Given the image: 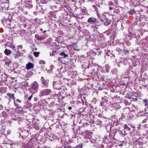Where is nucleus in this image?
Instances as JSON below:
<instances>
[{
    "instance_id": "obj_44",
    "label": "nucleus",
    "mask_w": 148,
    "mask_h": 148,
    "mask_svg": "<svg viewBox=\"0 0 148 148\" xmlns=\"http://www.w3.org/2000/svg\"><path fill=\"white\" fill-rule=\"evenodd\" d=\"M120 130L119 129H116L115 130V131L114 132V135H115L117 132H119V131Z\"/></svg>"
},
{
    "instance_id": "obj_9",
    "label": "nucleus",
    "mask_w": 148,
    "mask_h": 148,
    "mask_svg": "<svg viewBox=\"0 0 148 148\" xmlns=\"http://www.w3.org/2000/svg\"><path fill=\"white\" fill-rule=\"evenodd\" d=\"M34 144L30 140L27 143H23L21 148H32Z\"/></svg>"
},
{
    "instance_id": "obj_1",
    "label": "nucleus",
    "mask_w": 148,
    "mask_h": 148,
    "mask_svg": "<svg viewBox=\"0 0 148 148\" xmlns=\"http://www.w3.org/2000/svg\"><path fill=\"white\" fill-rule=\"evenodd\" d=\"M97 15L100 21L104 22L103 24L106 26L110 25L112 22L111 18L113 19V16L108 12H104L101 14H97Z\"/></svg>"
},
{
    "instance_id": "obj_26",
    "label": "nucleus",
    "mask_w": 148,
    "mask_h": 148,
    "mask_svg": "<svg viewBox=\"0 0 148 148\" xmlns=\"http://www.w3.org/2000/svg\"><path fill=\"white\" fill-rule=\"evenodd\" d=\"M11 47L13 49L15 50V51L18 54L19 53V49H18L17 48L16 49H15V47L14 45H12L11 46Z\"/></svg>"
},
{
    "instance_id": "obj_27",
    "label": "nucleus",
    "mask_w": 148,
    "mask_h": 148,
    "mask_svg": "<svg viewBox=\"0 0 148 148\" xmlns=\"http://www.w3.org/2000/svg\"><path fill=\"white\" fill-rule=\"evenodd\" d=\"M81 11L84 14H86V12L87 10L85 7H82L80 8Z\"/></svg>"
},
{
    "instance_id": "obj_59",
    "label": "nucleus",
    "mask_w": 148,
    "mask_h": 148,
    "mask_svg": "<svg viewBox=\"0 0 148 148\" xmlns=\"http://www.w3.org/2000/svg\"><path fill=\"white\" fill-rule=\"evenodd\" d=\"M127 62V61H123V64L125 65H127V62Z\"/></svg>"
},
{
    "instance_id": "obj_24",
    "label": "nucleus",
    "mask_w": 148,
    "mask_h": 148,
    "mask_svg": "<svg viewBox=\"0 0 148 148\" xmlns=\"http://www.w3.org/2000/svg\"><path fill=\"white\" fill-rule=\"evenodd\" d=\"M97 124L99 125L102 126L103 125L102 121L99 119H98L96 121Z\"/></svg>"
},
{
    "instance_id": "obj_19",
    "label": "nucleus",
    "mask_w": 148,
    "mask_h": 148,
    "mask_svg": "<svg viewBox=\"0 0 148 148\" xmlns=\"http://www.w3.org/2000/svg\"><path fill=\"white\" fill-rule=\"evenodd\" d=\"M129 108H125L123 110L122 114L124 117L125 115H126L129 112Z\"/></svg>"
},
{
    "instance_id": "obj_5",
    "label": "nucleus",
    "mask_w": 148,
    "mask_h": 148,
    "mask_svg": "<svg viewBox=\"0 0 148 148\" xmlns=\"http://www.w3.org/2000/svg\"><path fill=\"white\" fill-rule=\"evenodd\" d=\"M9 0H0V7L3 10H6L9 8Z\"/></svg>"
},
{
    "instance_id": "obj_30",
    "label": "nucleus",
    "mask_w": 148,
    "mask_h": 148,
    "mask_svg": "<svg viewBox=\"0 0 148 148\" xmlns=\"http://www.w3.org/2000/svg\"><path fill=\"white\" fill-rule=\"evenodd\" d=\"M124 129L126 131H130V128L127 125L125 124L124 125Z\"/></svg>"
},
{
    "instance_id": "obj_39",
    "label": "nucleus",
    "mask_w": 148,
    "mask_h": 148,
    "mask_svg": "<svg viewBox=\"0 0 148 148\" xmlns=\"http://www.w3.org/2000/svg\"><path fill=\"white\" fill-rule=\"evenodd\" d=\"M49 1V0H41V3H46Z\"/></svg>"
},
{
    "instance_id": "obj_60",
    "label": "nucleus",
    "mask_w": 148,
    "mask_h": 148,
    "mask_svg": "<svg viewBox=\"0 0 148 148\" xmlns=\"http://www.w3.org/2000/svg\"><path fill=\"white\" fill-rule=\"evenodd\" d=\"M17 47H18V48H20V49H22V45H20L18 46H17Z\"/></svg>"
},
{
    "instance_id": "obj_49",
    "label": "nucleus",
    "mask_w": 148,
    "mask_h": 148,
    "mask_svg": "<svg viewBox=\"0 0 148 148\" xmlns=\"http://www.w3.org/2000/svg\"><path fill=\"white\" fill-rule=\"evenodd\" d=\"M116 51H118L119 52H120L121 51H122V50L119 48H116Z\"/></svg>"
},
{
    "instance_id": "obj_29",
    "label": "nucleus",
    "mask_w": 148,
    "mask_h": 148,
    "mask_svg": "<svg viewBox=\"0 0 148 148\" xmlns=\"http://www.w3.org/2000/svg\"><path fill=\"white\" fill-rule=\"evenodd\" d=\"M76 74L77 72L75 71L69 72L68 73V74L69 75H72L73 76H75V75L76 76Z\"/></svg>"
},
{
    "instance_id": "obj_16",
    "label": "nucleus",
    "mask_w": 148,
    "mask_h": 148,
    "mask_svg": "<svg viewBox=\"0 0 148 148\" xmlns=\"http://www.w3.org/2000/svg\"><path fill=\"white\" fill-rule=\"evenodd\" d=\"M41 80L42 82V84H43V87L44 86H46L48 84V81L46 80L44 77H41Z\"/></svg>"
},
{
    "instance_id": "obj_54",
    "label": "nucleus",
    "mask_w": 148,
    "mask_h": 148,
    "mask_svg": "<svg viewBox=\"0 0 148 148\" xmlns=\"http://www.w3.org/2000/svg\"><path fill=\"white\" fill-rule=\"evenodd\" d=\"M14 104H15L16 106L17 107V108L20 109L21 108L20 107H19L18 106H19L18 104H16L15 102H14Z\"/></svg>"
},
{
    "instance_id": "obj_61",
    "label": "nucleus",
    "mask_w": 148,
    "mask_h": 148,
    "mask_svg": "<svg viewBox=\"0 0 148 148\" xmlns=\"http://www.w3.org/2000/svg\"><path fill=\"white\" fill-rule=\"evenodd\" d=\"M95 25H96V24H97V25H99V26L100 25V23H99V22L98 21H97V22H96L95 23Z\"/></svg>"
},
{
    "instance_id": "obj_4",
    "label": "nucleus",
    "mask_w": 148,
    "mask_h": 148,
    "mask_svg": "<svg viewBox=\"0 0 148 148\" xmlns=\"http://www.w3.org/2000/svg\"><path fill=\"white\" fill-rule=\"evenodd\" d=\"M63 79L61 78L58 77L57 81L53 82V86L55 89L60 90L62 87Z\"/></svg>"
},
{
    "instance_id": "obj_37",
    "label": "nucleus",
    "mask_w": 148,
    "mask_h": 148,
    "mask_svg": "<svg viewBox=\"0 0 148 148\" xmlns=\"http://www.w3.org/2000/svg\"><path fill=\"white\" fill-rule=\"evenodd\" d=\"M40 53L39 52H34L33 54L34 56L37 57L39 56Z\"/></svg>"
},
{
    "instance_id": "obj_58",
    "label": "nucleus",
    "mask_w": 148,
    "mask_h": 148,
    "mask_svg": "<svg viewBox=\"0 0 148 148\" xmlns=\"http://www.w3.org/2000/svg\"><path fill=\"white\" fill-rule=\"evenodd\" d=\"M147 120L146 119H144L143 122H142V124H143L144 123H145L146 122Z\"/></svg>"
},
{
    "instance_id": "obj_48",
    "label": "nucleus",
    "mask_w": 148,
    "mask_h": 148,
    "mask_svg": "<svg viewBox=\"0 0 148 148\" xmlns=\"http://www.w3.org/2000/svg\"><path fill=\"white\" fill-rule=\"evenodd\" d=\"M82 145H77V146L73 147V148H82Z\"/></svg>"
},
{
    "instance_id": "obj_46",
    "label": "nucleus",
    "mask_w": 148,
    "mask_h": 148,
    "mask_svg": "<svg viewBox=\"0 0 148 148\" xmlns=\"http://www.w3.org/2000/svg\"><path fill=\"white\" fill-rule=\"evenodd\" d=\"M64 58L63 57H59L58 58V60L61 62H62V59H63Z\"/></svg>"
},
{
    "instance_id": "obj_35",
    "label": "nucleus",
    "mask_w": 148,
    "mask_h": 148,
    "mask_svg": "<svg viewBox=\"0 0 148 148\" xmlns=\"http://www.w3.org/2000/svg\"><path fill=\"white\" fill-rule=\"evenodd\" d=\"M102 77H103L102 76L99 75L98 77L97 78V79H95V80L100 81L101 80H103V79H101Z\"/></svg>"
},
{
    "instance_id": "obj_8",
    "label": "nucleus",
    "mask_w": 148,
    "mask_h": 148,
    "mask_svg": "<svg viewBox=\"0 0 148 148\" xmlns=\"http://www.w3.org/2000/svg\"><path fill=\"white\" fill-rule=\"evenodd\" d=\"M52 92L51 90L49 89H46L41 91L40 96L48 95Z\"/></svg>"
},
{
    "instance_id": "obj_28",
    "label": "nucleus",
    "mask_w": 148,
    "mask_h": 148,
    "mask_svg": "<svg viewBox=\"0 0 148 148\" xmlns=\"http://www.w3.org/2000/svg\"><path fill=\"white\" fill-rule=\"evenodd\" d=\"M4 132V133H3L4 135L5 136H7V135H9L11 133L10 130H7L6 132Z\"/></svg>"
},
{
    "instance_id": "obj_14",
    "label": "nucleus",
    "mask_w": 148,
    "mask_h": 148,
    "mask_svg": "<svg viewBox=\"0 0 148 148\" xmlns=\"http://www.w3.org/2000/svg\"><path fill=\"white\" fill-rule=\"evenodd\" d=\"M17 14L16 13L15 14H10L9 16V18H10V19L11 20H12L13 21H16V19Z\"/></svg>"
},
{
    "instance_id": "obj_56",
    "label": "nucleus",
    "mask_w": 148,
    "mask_h": 148,
    "mask_svg": "<svg viewBox=\"0 0 148 148\" xmlns=\"http://www.w3.org/2000/svg\"><path fill=\"white\" fill-rule=\"evenodd\" d=\"M130 12L132 14L135 12V11L134 10H133L130 11Z\"/></svg>"
},
{
    "instance_id": "obj_42",
    "label": "nucleus",
    "mask_w": 148,
    "mask_h": 148,
    "mask_svg": "<svg viewBox=\"0 0 148 148\" xmlns=\"http://www.w3.org/2000/svg\"><path fill=\"white\" fill-rule=\"evenodd\" d=\"M106 130H107V131L108 132H109V130H110V126L109 125L107 126L106 127Z\"/></svg>"
},
{
    "instance_id": "obj_45",
    "label": "nucleus",
    "mask_w": 148,
    "mask_h": 148,
    "mask_svg": "<svg viewBox=\"0 0 148 148\" xmlns=\"http://www.w3.org/2000/svg\"><path fill=\"white\" fill-rule=\"evenodd\" d=\"M44 38H43L41 37H38L37 38V40H40V41H41L43 40Z\"/></svg>"
},
{
    "instance_id": "obj_10",
    "label": "nucleus",
    "mask_w": 148,
    "mask_h": 148,
    "mask_svg": "<svg viewBox=\"0 0 148 148\" xmlns=\"http://www.w3.org/2000/svg\"><path fill=\"white\" fill-rule=\"evenodd\" d=\"M38 87L39 85L37 82H34L32 85L31 88L34 93L37 92Z\"/></svg>"
},
{
    "instance_id": "obj_63",
    "label": "nucleus",
    "mask_w": 148,
    "mask_h": 148,
    "mask_svg": "<svg viewBox=\"0 0 148 148\" xmlns=\"http://www.w3.org/2000/svg\"><path fill=\"white\" fill-rule=\"evenodd\" d=\"M38 100V98L37 97H35L34 98V101H37Z\"/></svg>"
},
{
    "instance_id": "obj_13",
    "label": "nucleus",
    "mask_w": 148,
    "mask_h": 148,
    "mask_svg": "<svg viewBox=\"0 0 148 148\" xmlns=\"http://www.w3.org/2000/svg\"><path fill=\"white\" fill-rule=\"evenodd\" d=\"M88 23H90V24L93 25L97 22V19L94 17L89 18L87 20Z\"/></svg>"
},
{
    "instance_id": "obj_18",
    "label": "nucleus",
    "mask_w": 148,
    "mask_h": 148,
    "mask_svg": "<svg viewBox=\"0 0 148 148\" xmlns=\"http://www.w3.org/2000/svg\"><path fill=\"white\" fill-rule=\"evenodd\" d=\"M119 134L122 136H124L127 134L125 130H123L119 131Z\"/></svg>"
},
{
    "instance_id": "obj_53",
    "label": "nucleus",
    "mask_w": 148,
    "mask_h": 148,
    "mask_svg": "<svg viewBox=\"0 0 148 148\" xmlns=\"http://www.w3.org/2000/svg\"><path fill=\"white\" fill-rule=\"evenodd\" d=\"M19 1L17 3H16V4H22V0H19Z\"/></svg>"
},
{
    "instance_id": "obj_40",
    "label": "nucleus",
    "mask_w": 148,
    "mask_h": 148,
    "mask_svg": "<svg viewBox=\"0 0 148 148\" xmlns=\"http://www.w3.org/2000/svg\"><path fill=\"white\" fill-rule=\"evenodd\" d=\"M120 12V10L119 9H115L114 11V12L116 13H119Z\"/></svg>"
},
{
    "instance_id": "obj_17",
    "label": "nucleus",
    "mask_w": 148,
    "mask_h": 148,
    "mask_svg": "<svg viewBox=\"0 0 148 148\" xmlns=\"http://www.w3.org/2000/svg\"><path fill=\"white\" fill-rule=\"evenodd\" d=\"M33 64L30 62L28 63L26 65V68L28 70L30 69L31 68H33Z\"/></svg>"
},
{
    "instance_id": "obj_52",
    "label": "nucleus",
    "mask_w": 148,
    "mask_h": 148,
    "mask_svg": "<svg viewBox=\"0 0 148 148\" xmlns=\"http://www.w3.org/2000/svg\"><path fill=\"white\" fill-rule=\"evenodd\" d=\"M108 5H113V3L112 2L110 1V2H109L108 3Z\"/></svg>"
},
{
    "instance_id": "obj_31",
    "label": "nucleus",
    "mask_w": 148,
    "mask_h": 148,
    "mask_svg": "<svg viewBox=\"0 0 148 148\" xmlns=\"http://www.w3.org/2000/svg\"><path fill=\"white\" fill-rule=\"evenodd\" d=\"M122 52L125 55H128L129 53V51L126 49H125L122 50Z\"/></svg>"
},
{
    "instance_id": "obj_50",
    "label": "nucleus",
    "mask_w": 148,
    "mask_h": 148,
    "mask_svg": "<svg viewBox=\"0 0 148 148\" xmlns=\"http://www.w3.org/2000/svg\"><path fill=\"white\" fill-rule=\"evenodd\" d=\"M33 97V95L32 94L27 99V101H30L31 100V99Z\"/></svg>"
},
{
    "instance_id": "obj_57",
    "label": "nucleus",
    "mask_w": 148,
    "mask_h": 148,
    "mask_svg": "<svg viewBox=\"0 0 148 148\" xmlns=\"http://www.w3.org/2000/svg\"><path fill=\"white\" fill-rule=\"evenodd\" d=\"M3 108V106L1 104H0V110H2Z\"/></svg>"
},
{
    "instance_id": "obj_55",
    "label": "nucleus",
    "mask_w": 148,
    "mask_h": 148,
    "mask_svg": "<svg viewBox=\"0 0 148 148\" xmlns=\"http://www.w3.org/2000/svg\"><path fill=\"white\" fill-rule=\"evenodd\" d=\"M141 125L145 127H146L148 126L147 124H142Z\"/></svg>"
},
{
    "instance_id": "obj_47",
    "label": "nucleus",
    "mask_w": 148,
    "mask_h": 148,
    "mask_svg": "<svg viewBox=\"0 0 148 148\" xmlns=\"http://www.w3.org/2000/svg\"><path fill=\"white\" fill-rule=\"evenodd\" d=\"M39 63L40 64H45V62L43 60H41L39 62Z\"/></svg>"
},
{
    "instance_id": "obj_22",
    "label": "nucleus",
    "mask_w": 148,
    "mask_h": 148,
    "mask_svg": "<svg viewBox=\"0 0 148 148\" xmlns=\"http://www.w3.org/2000/svg\"><path fill=\"white\" fill-rule=\"evenodd\" d=\"M88 72L89 73V76H92V73L94 70V69L91 68L90 69H88Z\"/></svg>"
},
{
    "instance_id": "obj_23",
    "label": "nucleus",
    "mask_w": 148,
    "mask_h": 148,
    "mask_svg": "<svg viewBox=\"0 0 148 148\" xmlns=\"http://www.w3.org/2000/svg\"><path fill=\"white\" fill-rule=\"evenodd\" d=\"M4 52L6 55H8L11 53V51L10 50L6 49L5 50Z\"/></svg>"
},
{
    "instance_id": "obj_3",
    "label": "nucleus",
    "mask_w": 148,
    "mask_h": 148,
    "mask_svg": "<svg viewBox=\"0 0 148 148\" xmlns=\"http://www.w3.org/2000/svg\"><path fill=\"white\" fill-rule=\"evenodd\" d=\"M143 102L144 105L139 110V112H138V115L139 116L144 115L145 113L148 114V112H146L147 108L148 109V105L147 104L148 101L147 100H144Z\"/></svg>"
},
{
    "instance_id": "obj_32",
    "label": "nucleus",
    "mask_w": 148,
    "mask_h": 148,
    "mask_svg": "<svg viewBox=\"0 0 148 148\" xmlns=\"http://www.w3.org/2000/svg\"><path fill=\"white\" fill-rule=\"evenodd\" d=\"M2 116L4 117H6L8 116L7 113L5 111H3L1 113Z\"/></svg>"
},
{
    "instance_id": "obj_6",
    "label": "nucleus",
    "mask_w": 148,
    "mask_h": 148,
    "mask_svg": "<svg viewBox=\"0 0 148 148\" xmlns=\"http://www.w3.org/2000/svg\"><path fill=\"white\" fill-rule=\"evenodd\" d=\"M109 105L113 108H114L113 109H115L117 110L121 108V106L119 105V103L116 102H109L108 103Z\"/></svg>"
},
{
    "instance_id": "obj_43",
    "label": "nucleus",
    "mask_w": 148,
    "mask_h": 148,
    "mask_svg": "<svg viewBox=\"0 0 148 148\" xmlns=\"http://www.w3.org/2000/svg\"><path fill=\"white\" fill-rule=\"evenodd\" d=\"M123 103L125 105V106L129 105L128 102L126 100L123 101Z\"/></svg>"
},
{
    "instance_id": "obj_34",
    "label": "nucleus",
    "mask_w": 148,
    "mask_h": 148,
    "mask_svg": "<svg viewBox=\"0 0 148 148\" xmlns=\"http://www.w3.org/2000/svg\"><path fill=\"white\" fill-rule=\"evenodd\" d=\"M106 71L107 72H108L110 69V66L108 64H106L105 66Z\"/></svg>"
},
{
    "instance_id": "obj_41",
    "label": "nucleus",
    "mask_w": 148,
    "mask_h": 148,
    "mask_svg": "<svg viewBox=\"0 0 148 148\" xmlns=\"http://www.w3.org/2000/svg\"><path fill=\"white\" fill-rule=\"evenodd\" d=\"M73 16L75 18H78L79 19H82L83 18V17H80L79 16H77V15L75 16V15H74Z\"/></svg>"
},
{
    "instance_id": "obj_33",
    "label": "nucleus",
    "mask_w": 148,
    "mask_h": 148,
    "mask_svg": "<svg viewBox=\"0 0 148 148\" xmlns=\"http://www.w3.org/2000/svg\"><path fill=\"white\" fill-rule=\"evenodd\" d=\"M99 26V25H92L91 26V28L92 29H95L98 28V27Z\"/></svg>"
},
{
    "instance_id": "obj_21",
    "label": "nucleus",
    "mask_w": 148,
    "mask_h": 148,
    "mask_svg": "<svg viewBox=\"0 0 148 148\" xmlns=\"http://www.w3.org/2000/svg\"><path fill=\"white\" fill-rule=\"evenodd\" d=\"M1 78L2 82L7 81V77L5 74L2 75L1 76Z\"/></svg>"
},
{
    "instance_id": "obj_7",
    "label": "nucleus",
    "mask_w": 148,
    "mask_h": 148,
    "mask_svg": "<svg viewBox=\"0 0 148 148\" xmlns=\"http://www.w3.org/2000/svg\"><path fill=\"white\" fill-rule=\"evenodd\" d=\"M24 6L26 8L28 9H31L33 7V5L32 4V2L31 1L29 0H25L23 2V3Z\"/></svg>"
},
{
    "instance_id": "obj_20",
    "label": "nucleus",
    "mask_w": 148,
    "mask_h": 148,
    "mask_svg": "<svg viewBox=\"0 0 148 148\" xmlns=\"http://www.w3.org/2000/svg\"><path fill=\"white\" fill-rule=\"evenodd\" d=\"M14 94H11L10 93L7 94L8 96L9 97L10 99H13L14 102V101H15V98L14 97Z\"/></svg>"
},
{
    "instance_id": "obj_38",
    "label": "nucleus",
    "mask_w": 148,
    "mask_h": 148,
    "mask_svg": "<svg viewBox=\"0 0 148 148\" xmlns=\"http://www.w3.org/2000/svg\"><path fill=\"white\" fill-rule=\"evenodd\" d=\"M60 55L61 56H64V57L67 56V54H66L64 52L60 53Z\"/></svg>"
},
{
    "instance_id": "obj_11",
    "label": "nucleus",
    "mask_w": 148,
    "mask_h": 148,
    "mask_svg": "<svg viewBox=\"0 0 148 148\" xmlns=\"http://www.w3.org/2000/svg\"><path fill=\"white\" fill-rule=\"evenodd\" d=\"M108 101V99L106 96L102 97L101 98V101L100 103V105L101 106H106V104L107 103Z\"/></svg>"
},
{
    "instance_id": "obj_12",
    "label": "nucleus",
    "mask_w": 148,
    "mask_h": 148,
    "mask_svg": "<svg viewBox=\"0 0 148 148\" xmlns=\"http://www.w3.org/2000/svg\"><path fill=\"white\" fill-rule=\"evenodd\" d=\"M11 20L10 18H6L3 21V24L4 25H5L7 27H10L11 26Z\"/></svg>"
},
{
    "instance_id": "obj_36",
    "label": "nucleus",
    "mask_w": 148,
    "mask_h": 148,
    "mask_svg": "<svg viewBox=\"0 0 148 148\" xmlns=\"http://www.w3.org/2000/svg\"><path fill=\"white\" fill-rule=\"evenodd\" d=\"M99 75H98L97 73H94V77H93V79L95 80V79H97Z\"/></svg>"
},
{
    "instance_id": "obj_25",
    "label": "nucleus",
    "mask_w": 148,
    "mask_h": 148,
    "mask_svg": "<svg viewBox=\"0 0 148 148\" xmlns=\"http://www.w3.org/2000/svg\"><path fill=\"white\" fill-rule=\"evenodd\" d=\"M32 75V72L29 71L27 72V74L25 75V77L27 78H28L31 77Z\"/></svg>"
},
{
    "instance_id": "obj_51",
    "label": "nucleus",
    "mask_w": 148,
    "mask_h": 148,
    "mask_svg": "<svg viewBox=\"0 0 148 148\" xmlns=\"http://www.w3.org/2000/svg\"><path fill=\"white\" fill-rule=\"evenodd\" d=\"M92 102H93L95 104L96 103V99L95 98H93L92 100Z\"/></svg>"
},
{
    "instance_id": "obj_2",
    "label": "nucleus",
    "mask_w": 148,
    "mask_h": 148,
    "mask_svg": "<svg viewBox=\"0 0 148 148\" xmlns=\"http://www.w3.org/2000/svg\"><path fill=\"white\" fill-rule=\"evenodd\" d=\"M92 132L90 131H86L83 134L84 136V141L86 143L90 141L92 143H95L96 141L94 139L92 138Z\"/></svg>"
},
{
    "instance_id": "obj_15",
    "label": "nucleus",
    "mask_w": 148,
    "mask_h": 148,
    "mask_svg": "<svg viewBox=\"0 0 148 148\" xmlns=\"http://www.w3.org/2000/svg\"><path fill=\"white\" fill-rule=\"evenodd\" d=\"M61 90V91H59V95L60 96L62 95H65L66 94V89L65 88H64L62 87V88L61 87V89H60Z\"/></svg>"
},
{
    "instance_id": "obj_62",
    "label": "nucleus",
    "mask_w": 148,
    "mask_h": 148,
    "mask_svg": "<svg viewBox=\"0 0 148 148\" xmlns=\"http://www.w3.org/2000/svg\"><path fill=\"white\" fill-rule=\"evenodd\" d=\"M70 103L71 104H74L75 103V101H71Z\"/></svg>"
},
{
    "instance_id": "obj_64",
    "label": "nucleus",
    "mask_w": 148,
    "mask_h": 148,
    "mask_svg": "<svg viewBox=\"0 0 148 148\" xmlns=\"http://www.w3.org/2000/svg\"><path fill=\"white\" fill-rule=\"evenodd\" d=\"M117 98L116 96H115V97H114L113 98H112V100H114L115 99H117Z\"/></svg>"
}]
</instances>
